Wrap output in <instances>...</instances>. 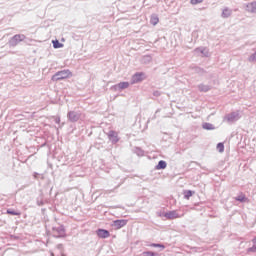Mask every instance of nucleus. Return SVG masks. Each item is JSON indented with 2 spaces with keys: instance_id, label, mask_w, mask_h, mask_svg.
Segmentation results:
<instances>
[{
  "instance_id": "nucleus-14",
  "label": "nucleus",
  "mask_w": 256,
  "mask_h": 256,
  "mask_svg": "<svg viewBox=\"0 0 256 256\" xmlns=\"http://www.w3.org/2000/svg\"><path fill=\"white\" fill-rule=\"evenodd\" d=\"M150 23L152 25H157V23H159V17L157 16H152L151 19H150Z\"/></svg>"
},
{
  "instance_id": "nucleus-4",
  "label": "nucleus",
  "mask_w": 256,
  "mask_h": 256,
  "mask_svg": "<svg viewBox=\"0 0 256 256\" xmlns=\"http://www.w3.org/2000/svg\"><path fill=\"white\" fill-rule=\"evenodd\" d=\"M167 219H179V214L177 211H171L164 215Z\"/></svg>"
},
{
  "instance_id": "nucleus-22",
  "label": "nucleus",
  "mask_w": 256,
  "mask_h": 256,
  "mask_svg": "<svg viewBox=\"0 0 256 256\" xmlns=\"http://www.w3.org/2000/svg\"><path fill=\"white\" fill-rule=\"evenodd\" d=\"M151 247H161L159 244H151Z\"/></svg>"
},
{
  "instance_id": "nucleus-5",
  "label": "nucleus",
  "mask_w": 256,
  "mask_h": 256,
  "mask_svg": "<svg viewBox=\"0 0 256 256\" xmlns=\"http://www.w3.org/2000/svg\"><path fill=\"white\" fill-rule=\"evenodd\" d=\"M134 83H139L145 79V74L144 73H137L133 76Z\"/></svg>"
},
{
  "instance_id": "nucleus-23",
  "label": "nucleus",
  "mask_w": 256,
  "mask_h": 256,
  "mask_svg": "<svg viewBox=\"0 0 256 256\" xmlns=\"http://www.w3.org/2000/svg\"><path fill=\"white\" fill-rule=\"evenodd\" d=\"M251 5H252V7H256V3H252Z\"/></svg>"
},
{
  "instance_id": "nucleus-17",
  "label": "nucleus",
  "mask_w": 256,
  "mask_h": 256,
  "mask_svg": "<svg viewBox=\"0 0 256 256\" xmlns=\"http://www.w3.org/2000/svg\"><path fill=\"white\" fill-rule=\"evenodd\" d=\"M7 215H16L19 216L21 215V212H15L13 210H7Z\"/></svg>"
},
{
  "instance_id": "nucleus-6",
  "label": "nucleus",
  "mask_w": 256,
  "mask_h": 256,
  "mask_svg": "<svg viewBox=\"0 0 256 256\" xmlns=\"http://www.w3.org/2000/svg\"><path fill=\"white\" fill-rule=\"evenodd\" d=\"M68 117L72 122H75V121H79L80 115L76 112H69Z\"/></svg>"
},
{
  "instance_id": "nucleus-10",
  "label": "nucleus",
  "mask_w": 256,
  "mask_h": 256,
  "mask_svg": "<svg viewBox=\"0 0 256 256\" xmlns=\"http://www.w3.org/2000/svg\"><path fill=\"white\" fill-rule=\"evenodd\" d=\"M193 193H195V192H193V191H191V190H185V191H184V197H185L187 200H189V199H191V197H193Z\"/></svg>"
},
{
  "instance_id": "nucleus-1",
  "label": "nucleus",
  "mask_w": 256,
  "mask_h": 256,
  "mask_svg": "<svg viewBox=\"0 0 256 256\" xmlns=\"http://www.w3.org/2000/svg\"><path fill=\"white\" fill-rule=\"evenodd\" d=\"M71 71L69 70H62L57 72L55 75L52 76V81H61L63 79H69L71 77Z\"/></svg>"
},
{
  "instance_id": "nucleus-18",
  "label": "nucleus",
  "mask_w": 256,
  "mask_h": 256,
  "mask_svg": "<svg viewBox=\"0 0 256 256\" xmlns=\"http://www.w3.org/2000/svg\"><path fill=\"white\" fill-rule=\"evenodd\" d=\"M205 0H190L191 5H199V3H203Z\"/></svg>"
},
{
  "instance_id": "nucleus-8",
  "label": "nucleus",
  "mask_w": 256,
  "mask_h": 256,
  "mask_svg": "<svg viewBox=\"0 0 256 256\" xmlns=\"http://www.w3.org/2000/svg\"><path fill=\"white\" fill-rule=\"evenodd\" d=\"M167 168V162L161 160L158 162V165L156 166V169H166Z\"/></svg>"
},
{
  "instance_id": "nucleus-12",
  "label": "nucleus",
  "mask_w": 256,
  "mask_h": 256,
  "mask_svg": "<svg viewBox=\"0 0 256 256\" xmlns=\"http://www.w3.org/2000/svg\"><path fill=\"white\" fill-rule=\"evenodd\" d=\"M109 137H110V139H113V141H115V143H117V132L110 131L109 132Z\"/></svg>"
},
{
  "instance_id": "nucleus-19",
  "label": "nucleus",
  "mask_w": 256,
  "mask_h": 256,
  "mask_svg": "<svg viewBox=\"0 0 256 256\" xmlns=\"http://www.w3.org/2000/svg\"><path fill=\"white\" fill-rule=\"evenodd\" d=\"M222 15L223 17H228V15H231V12L229 10H224Z\"/></svg>"
},
{
  "instance_id": "nucleus-11",
  "label": "nucleus",
  "mask_w": 256,
  "mask_h": 256,
  "mask_svg": "<svg viewBox=\"0 0 256 256\" xmlns=\"http://www.w3.org/2000/svg\"><path fill=\"white\" fill-rule=\"evenodd\" d=\"M53 47L54 49H61V47H63V44L59 42V40H53Z\"/></svg>"
},
{
  "instance_id": "nucleus-24",
  "label": "nucleus",
  "mask_w": 256,
  "mask_h": 256,
  "mask_svg": "<svg viewBox=\"0 0 256 256\" xmlns=\"http://www.w3.org/2000/svg\"><path fill=\"white\" fill-rule=\"evenodd\" d=\"M51 256H55V254L51 253Z\"/></svg>"
},
{
  "instance_id": "nucleus-21",
  "label": "nucleus",
  "mask_w": 256,
  "mask_h": 256,
  "mask_svg": "<svg viewBox=\"0 0 256 256\" xmlns=\"http://www.w3.org/2000/svg\"><path fill=\"white\" fill-rule=\"evenodd\" d=\"M256 59V52L250 57V61H255Z\"/></svg>"
},
{
  "instance_id": "nucleus-16",
  "label": "nucleus",
  "mask_w": 256,
  "mask_h": 256,
  "mask_svg": "<svg viewBox=\"0 0 256 256\" xmlns=\"http://www.w3.org/2000/svg\"><path fill=\"white\" fill-rule=\"evenodd\" d=\"M236 201L244 203V201H247V198L245 197V195L241 194L240 196L236 197Z\"/></svg>"
},
{
  "instance_id": "nucleus-2",
  "label": "nucleus",
  "mask_w": 256,
  "mask_h": 256,
  "mask_svg": "<svg viewBox=\"0 0 256 256\" xmlns=\"http://www.w3.org/2000/svg\"><path fill=\"white\" fill-rule=\"evenodd\" d=\"M96 235L100 238V239H107L109 237H111V234L109 233V231L105 230V229H98L96 231Z\"/></svg>"
},
{
  "instance_id": "nucleus-9",
  "label": "nucleus",
  "mask_w": 256,
  "mask_h": 256,
  "mask_svg": "<svg viewBox=\"0 0 256 256\" xmlns=\"http://www.w3.org/2000/svg\"><path fill=\"white\" fill-rule=\"evenodd\" d=\"M23 39H25V36H23V35H15L12 38V41H14V43H19V41H23Z\"/></svg>"
},
{
  "instance_id": "nucleus-7",
  "label": "nucleus",
  "mask_w": 256,
  "mask_h": 256,
  "mask_svg": "<svg viewBox=\"0 0 256 256\" xmlns=\"http://www.w3.org/2000/svg\"><path fill=\"white\" fill-rule=\"evenodd\" d=\"M202 127L203 129H206V131H213V129H215V127L211 123H204Z\"/></svg>"
},
{
  "instance_id": "nucleus-20",
  "label": "nucleus",
  "mask_w": 256,
  "mask_h": 256,
  "mask_svg": "<svg viewBox=\"0 0 256 256\" xmlns=\"http://www.w3.org/2000/svg\"><path fill=\"white\" fill-rule=\"evenodd\" d=\"M144 256H155L153 252H144Z\"/></svg>"
},
{
  "instance_id": "nucleus-3",
  "label": "nucleus",
  "mask_w": 256,
  "mask_h": 256,
  "mask_svg": "<svg viewBox=\"0 0 256 256\" xmlns=\"http://www.w3.org/2000/svg\"><path fill=\"white\" fill-rule=\"evenodd\" d=\"M128 221L125 220V219H122V220H115L113 221V226L116 228V229H121L122 227H125V225H127Z\"/></svg>"
},
{
  "instance_id": "nucleus-13",
  "label": "nucleus",
  "mask_w": 256,
  "mask_h": 256,
  "mask_svg": "<svg viewBox=\"0 0 256 256\" xmlns=\"http://www.w3.org/2000/svg\"><path fill=\"white\" fill-rule=\"evenodd\" d=\"M118 87L119 89H127L129 87V82H120Z\"/></svg>"
},
{
  "instance_id": "nucleus-15",
  "label": "nucleus",
  "mask_w": 256,
  "mask_h": 256,
  "mask_svg": "<svg viewBox=\"0 0 256 256\" xmlns=\"http://www.w3.org/2000/svg\"><path fill=\"white\" fill-rule=\"evenodd\" d=\"M217 150L219 151V153H223V151H225V145H223V143H218Z\"/></svg>"
}]
</instances>
